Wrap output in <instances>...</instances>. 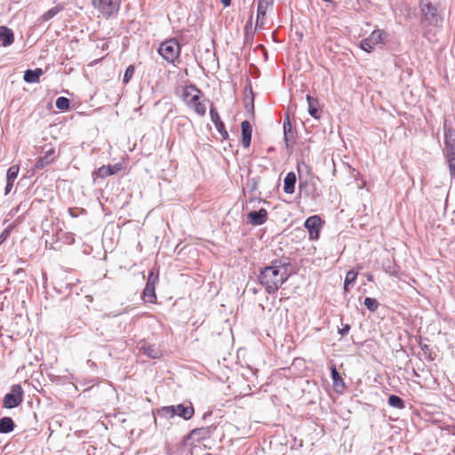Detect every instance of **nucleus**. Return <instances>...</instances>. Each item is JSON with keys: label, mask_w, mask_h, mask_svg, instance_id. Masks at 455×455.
<instances>
[{"label": "nucleus", "mask_w": 455, "mask_h": 455, "mask_svg": "<svg viewBox=\"0 0 455 455\" xmlns=\"http://www.w3.org/2000/svg\"><path fill=\"white\" fill-rule=\"evenodd\" d=\"M291 265V259L283 256L273 259L269 265L260 268L258 281L267 294L275 293L288 281L291 277L289 271Z\"/></svg>", "instance_id": "f257e3e1"}, {"label": "nucleus", "mask_w": 455, "mask_h": 455, "mask_svg": "<svg viewBox=\"0 0 455 455\" xmlns=\"http://www.w3.org/2000/svg\"><path fill=\"white\" fill-rule=\"evenodd\" d=\"M195 414V409L191 403L189 404L179 403L175 405L162 406L156 410V417L162 419H172L175 417L189 420Z\"/></svg>", "instance_id": "f03ea898"}, {"label": "nucleus", "mask_w": 455, "mask_h": 455, "mask_svg": "<svg viewBox=\"0 0 455 455\" xmlns=\"http://www.w3.org/2000/svg\"><path fill=\"white\" fill-rule=\"evenodd\" d=\"M420 12V25L427 27H442L443 17L438 7L432 4L430 0H420L419 3Z\"/></svg>", "instance_id": "7ed1b4c3"}, {"label": "nucleus", "mask_w": 455, "mask_h": 455, "mask_svg": "<svg viewBox=\"0 0 455 455\" xmlns=\"http://www.w3.org/2000/svg\"><path fill=\"white\" fill-rule=\"evenodd\" d=\"M157 51L164 60L174 64L180 55L181 48L176 38H170L161 43Z\"/></svg>", "instance_id": "20e7f679"}, {"label": "nucleus", "mask_w": 455, "mask_h": 455, "mask_svg": "<svg viewBox=\"0 0 455 455\" xmlns=\"http://www.w3.org/2000/svg\"><path fill=\"white\" fill-rule=\"evenodd\" d=\"M159 281V271L156 268L150 270L148 275L146 286L141 292V299L145 303L154 304L156 302V287Z\"/></svg>", "instance_id": "39448f33"}, {"label": "nucleus", "mask_w": 455, "mask_h": 455, "mask_svg": "<svg viewBox=\"0 0 455 455\" xmlns=\"http://www.w3.org/2000/svg\"><path fill=\"white\" fill-rule=\"evenodd\" d=\"M388 34L382 29H374L369 36L360 42V48L367 52H371L375 46L385 44L387 41Z\"/></svg>", "instance_id": "423d86ee"}, {"label": "nucleus", "mask_w": 455, "mask_h": 455, "mask_svg": "<svg viewBox=\"0 0 455 455\" xmlns=\"http://www.w3.org/2000/svg\"><path fill=\"white\" fill-rule=\"evenodd\" d=\"M24 391L20 384L11 387L10 392L4 395L3 398V407L5 409H13L18 407L23 401Z\"/></svg>", "instance_id": "0eeeda50"}, {"label": "nucleus", "mask_w": 455, "mask_h": 455, "mask_svg": "<svg viewBox=\"0 0 455 455\" xmlns=\"http://www.w3.org/2000/svg\"><path fill=\"white\" fill-rule=\"evenodd\" d=\"M215 429L216 427L213 424L206 427H196L185 436V442H189L190 444L199 443L202 441L211 438Z\"/></svg>", "instance_id": "6e6552de"}, {"label": "nucleus", "mask_w": 455, "mask_h": 455, "mask_svg": "<svg viewBox=\"0 0 455 455\" xmlns=\"http://www.w3.org/2000/svg\"><path fill=\"white\" fill-rule=\"evenodd\" d=\"M121 0H92L93 6L108 17L118 12Z\"/></svg>", "instance_id": "1a4fd4ad"}, {"label": "nucleus", "mask_w": 455, "mask_h": 455, "mask_svg": "<svg viewBox=\"0 0 455 455\" xmlns=\"http://www.w3.org/2000/svg\"><path fill=\"white\" fill-rule=\"evenodd\" d=\"M304 227L308 232L310 240H317L323 228V220L319 215H312L306 219Z\"/></svg>", "instance_id": "9d476101"}, {"label": "nucleus", "mask_w": 455, "mask_h": 455, "mask_svg": "<svg viewBox=\"0 0 455 455\" xmlns=\"http://www.w3.org/2000/svg\"><path fill=\"white\" fill-rule=\"evenodd\" d=\"M283 140L285 143L286 149L289 150L292 148L293 145L295 144V134L296 132L293 130L291 122L289 116V114L285 115L283 123Z\"/></svg>", "instance_id": "9b49d317"}, {"label": "nucleus", "mask_w": 455, "mask_h": 455, "mask_svg": "<svg viewBox=\"0 0 455 455\" xmlns=\"http://www.w3.org/2000/svg\"><path fill=\"white\" fill-rule=\"evenodd\" d=\"M139 352L150 359H159L163 356V351L160 347L155 344H148L144 340L140 342Z\"/></svg>", "instance_id": "f8f14e48"}, {"label": "nucleus", "mask_w": 455, "mask_h": 455, "mask_svg": "<svg viewBox=\"0 0 455 455\" xmlns=\"http://www.w3.org/2000/svg\"><path fill=\"white\" fill-rule=\"evenodd\" d=\"M299 189L300 194L312 200H316L320 196V192L317 190L316 185L314 182L300 180Z\"/></svg>", "instance_id": "ddd939ff"}, {"label": "nucleus", "mask_w": 455, "mask_h": 455, "mask_svg": "<svg viewBox=\"0 0 455 455\" xmlns=\"http://www.w3.org/2000/svg\"><path fill=\"white\" fill-rule=\"evenodd\" d=\"M210 117L211 121L214 124L216 130L221 135L222 140H227L228 138V132H227L225 124L221 121L220 115L212 103L210 107Z\"/></svg>", "instance_id": "4468645a"}, {"label": "nucleus", "mask_w": 455, "mask_h": 455, "mask_svg": "<svg viewBox=\"0 0 455 455\" xmlns=\"http://www.w3.org/2000/svg\"><path fill=\"white\" fill-rule=\"evenodd\" d=\"M121 170H122V164H121L102 165L101 167L96 169L92 172V176L94 177V180L96 178L105 179V178H107L108 176H111V175H114V174L117 173Z\"/></svg>", "instance_id": "2eb2a0df"}, {"label": "nucleus", "mask_w": 455, "mask_h": 455, "mask_svg": "<svg viewBox=\"0 0 455 455\" xmlns=\"http://www.w3.org/2000/svg\"><path fill=\"white\" fill-rule=\"evenodd\" d=\"M267 211L264 208H260L258 211H251L248 213V222L253 226L263 225L267 220Z\"/></svg>", "instance_id": "dca6fc26"}, {"label": "nucleus", "mask_w": 455, "mask_h": 455, "mask_svg": "<svg viewBox=\"0 0 455 455\" xmlns=\"http://www.w3.org/2000/svg\"><path fill=\"white\" fill-rule=\"evenodd\" d=\"M201 95L202 93H194L186 105L197 115L204 116L206 114V106L204 101H200Z\"/></svg>", "instance_id": "f3484780"}, {"label": "nucleus", "mask_w": 455, "mask_h": 455, "mask_svg": "<svg viewBox=\"0 0 455 455\" xmlns=\"http://www.w3.org/2000/svg\"><path fill=\"white\" fill-rule=\"evenodd\" d=\"M443 155L448 164L451 177L455 180V144L444 146Z\"/></svg>", "instance_id": "a211bd4d"}, {"label": "nucleus", "mask_w": 455, "mask_h": 455, "mask_svg": "<svg viewBox=\"0 0 455 455\" xmlns=\"http://www.w3.org/2000/svg\"><path fill=\"white\" fill-rule=\"evenodd\" d=\"M54 154H55V149L52 147H50L48 149H46L44 151V156H40L36 160V162L34 165V168L36 170H42L44 167H46L47 165L51 164L53 162V159H54L53 155Z\"/></svg>", "instance_id": "6ab92c4d"}, {"label": "nucleus", "mask_w": 455, "mask_h": 455, "mask_svg": "<svg viewBox=\"0 0 455 455\" xmlns=\"http://www.w3.org/2000/svg\"><path fill=\"white\" fill-rule=\"evenodd\" d=\"M247 83L245 92H248L249 94H246L244 97V107L250 116L254 118V93L249 78H247Z\"/></svg>", "instance_id": "aec40b11"}, {"label": "nucleus", "mask_w": 455, "mask_h": 455, "mask_svg": "<svg viewBox=\"0 0 455 455\" xmlns=\"http://www.w3.org/2000/svg\"><path fill=\"white\" fill-rule=\"evenodd\" d=\"M242 140L241 143L244 148L250 147L251 142L252 127L248 120H244L241 124Z\"/></svg>", "instance_id": "412c9836"}, {"label": "nucleus", "mask_w": 455, "mask_h": 455, "mask_svg": "<svg viewBox=\"0 0 455 455\" xmlns=\"http://www.w3.org/2000/svg\"><path fill=\"white\" fill-rule=\"evenodd\" d=\"M306 100L307 103L308 114L315 119L319 120L321 118V114L319 111L318 99L311 96L310 94H307Z\"/></svg>", "instance_id": "4be33fe9"}, {"label": "nucleus", "mask_w": 455, "mask_h": 455, "mask_svg": "<svg viewBox=\"0 0 455 455\" xmlns=\"http://www.w3.org/2000/svg\"><path fill=\"white\" fill-rule=\"evenodd\" d=\"M333 388L337 393H341L345 388V382L334 365L330 368Z\"/></svg>", "instance_id": "5701e85b"}, {"label": "nucleus", "mask_w": 455, "mask_h": 455, "mask_svg": "<svg viewBox=\"0 0 455 455\" xmlns=\"http://www.w3.org/2000/svg\"><path fill=\"white\" fill-rule=\"evenodd\" d=\"M0 42L4 47H8L13 44L14 33L10 28L0 26Z\"/></svg>", "instance_id": "b1692460"}, {"label": "nucleus", "mask_w": 455, "mask_h": 455, "mask_svg": "<svg viewBox=\"0 0 455 455\" xmlns=\"http://www.w3.org/2000/svg\"><path fill=\"white\" fill-rule=\"evenodd\" d=\"M44 74V71L40 68L35 69H27L24 72L23 79L28 84H36L40 81V76Z\"/></svg>", "instance_id": "393cba45"}, {"label": "nucleus", "mask_w": 455, "mask_h": 455, "mask_svg": "<svg viewBox=\"0 0 455 455\" xmlns=\"http://www.w3.org/2000/svg\"><path fill=\"white\" fill-rule=\"evenodd\" d=\"M296 181V174L293 172H289L283 180V191L286 194L294 193Z\"/></svg>", "instance_id": "a878e982"}, {"label": "nucleus", "mask_w": 455, "mask_h": 455, "mask_svg": "<svg viewBox=\"0 0 455 455\" xmlns=\"http://www.w3.org/2000/svg\"><path fill=\"white\" fill-rule=\"evenodd\" d=\"M16 424L11 417L0 418V434H9L14 430Z\"/></svg>", "instance_id": "bb28decb"}, {"label": "nucleus", "mask_w": 455, "mask_h": 455, "mask_svg": "<svg viewBox=\"0 0 455 455\" xmlns=\"http://www.w3.org/2000/svg\"><path fill=\"white\" fill-rule=\"evenodd\" d=\"M443 136H444V146H451L455 144V133L453 129L448 124V121H443Z\"/></svg>", "instance_id": "cd10ccee"}, {"label": "nucleus", "mask_w": 455, "mask_h": 455, "mask_svg": "<svg viewBox=\"0 0 455 455\" xmlns=\"http://www.w3.org/2000/svg\"><path fill=\"white\" fill-rule=\"evenodd\" d=\"M382 268L387 274L392 276L398 275L399 266L395 261H392L388 259L384 260L382 262Z\"/></svg>", "instance_id": "c85d7f7f"}, {"label": "nucleus", "mask_w": 455, "mask_h": 455, "mask_svg": "<svg viewBox=\"0 0 455 455\" xmlns=\"http://www.w3.org/2000/svg\"><path fill=\"white\" fill-rule=\"evenodd\" d=\"M357 275H358V272L355 271V269H350L347 271L345 280H344V285H343L345 291H348L349 287L352 286L355 283Z\"/></svg>", "instance_id": "c756f323"}, {"label": "nucleus", "mask_w": 455, "mask_h": 455, "mask_svg": "<svg viewBox=\"0 0 455 455\" xmlns=\"http://www.w3.org/2000/svg\"><path fill=\"white\" fill-rule=\"evenodd\" d=\"M387 404L393 408L399 410L405 408V401L396 395H390L388 396Z\"/></svg>", "instance_id": "7c9ffc66"}, {"label": "nucleus", "mask_w": 455, "mask_h": 455, "mask_svg": "<svg viewBox=\"0 0 455 455\" xmlns=\"http://www.w3.org/2000/svg\"><path fill=\"white\" fill-rule=\"evenodd\" d=\"M193 92L202 93V91L199 90L195 84H189L184 88L182 92V99L186 104H188V101H189V99L193 95Z\"/></svg>", "instance_id": "2f4dec72"}, {"label": "nucleus", "mask_w": 455, "mask_h": 455, "mask_svg": "<svg viewBox=\"0 0 455 455\" xmlns=\"http://www.w3.org/2000/svg\"><path fill=\"white\" fill-rule=\"evenodd\" d=\"M62 5H56L45 12L40 18L42 21H48L55 17L60 12L63 10Z\"/></svg>", "instance_id": "473e14b6"}, {"label": "nucleus", "mask_w": 455, "mask_h": 455, "mask_svg": "<svg viewBox=\"0 0 455 455\" xmlns=\"http://www.w3.org/2000/svg\"><path fill=\"white\" fill-rule=\"evenodd\" d=\"M55 106L59 110L66 111L70 108V100L64 96L58 97L55 101Z\"/></svg>", "instance_id": "72a5a7b5"}, {"label": "nucleus", "mask_w": 455, "mask_h": 455, "mask_svg": "<svg viewBox=\"0 0 455 455\" xmlns=\"http://www.w3.org/2000/svg\"><path fill=\"white\" fill-rule=\"evenodd\" d=\"M363 304L367 307V309L371 312H375L379 306V303L378 302V300L376 299L371 298V297H365Z\"/></svg>", "instance_id": "f704fd0d"}, {"label": "nucleus", "mask_w": 455, "mask_h": 455, "mask_svg": "<svg viewBox=\"0 0 455 455\" xmlns=\"http://www.w3.org/2000/svg\"><path fill=\"white\" fill-rule=\"evenodd\" d=\"M20 172V166L13 164L7 169L6 180L15 181Z\"/></svg>", "instance_id": "c9c22d12"}, {"label": "nucleus", "mask_w": 455, "mask_h": 455, "mask_svg": "<svg viewBox=\"0 0 455 455\" xmlns=\"http://www.w3.org/2000/svg\"><path fill=\"white\" fill-rule=\"evenodd\" d=\"M135 72V67L133 65H129L124 71L123 83L127 84L132 78Z\"/></svg>", "instance_id": "e433bc0d"}, {"label": "nucleus", "mask_w": 455, "mask_h": 455, "mask_svg": "<svg viewBox=\"0 0 455 455\" xmlns=\"http://www.w3.org/2000/svg\"><path fill=\"white\" fill-rule=\"evenodd\" d=\"M267 13V9L263 8V13L259 12V6H257V17L255 22V28H261L264 25V18Z\"/></svg>", "instance_id": "4c0bfd02"}, {"label": "nucleus", "mask_w": 455, "mask_h": 455, "mask_svg": "<svg viewBox=\"0 0 455 455\" xmlns=\"http://www.w3.org/2000/svg\"><path fill=\"white\" fill-rule=\"evenodd\" d=\"M274 0H258L259 12L263 13V8L267 9L268 6H273Z\"/></svg>", "instance_id": "58836bf2"}, {"label": "nucleus", "mask_w": 455, "mask_h": 455, "mask_svg": "<svg viewBox=\"0 0 455 455\" xmlns=\"http://www.w3.org/2000/svg\"><path fill=\"white\" fill-rule=\"evenodd\" d=\"M12 227L8 226L0 234V245L10 236Z\"/></svg>", "instance_id": "ea45409f"}, {"label": "nucleus", "mask_w": 455, "mask_h": 455, "mask_svg": "<svg viewBox=\"0 0 455 455\" xmlns=\"http://www.w3.org/2000/svg\"><path fill=\"white\" fill-rule=\"evenodd\" d=\"M13 275H16L20 282H23V279L26 276V273H25V270L23 268H17L13 272Z\"/></svg>", "instance_id": "a19ab883"}, {"label": "nucleus", "mask_w": 455, "mask_h": 455, "mask_svg": "<svg viewBox=\"0 0 455 455\" xmlns=\"http://www.w3.org/2000/svg\"><path fill=\"white\" fill-rule=\"evenodd\" d=\"M357 4L359 5L358 8H355V11L364 10L368 7V4L370 3L369 0H356Z\"/></svg>", "instance_id": "79ce46f5"}, {"label": "nucleus", "mask_w": 455, "mask_h": 455, "mask_svg": "<svg viewBox=\"0 0 455 455\" xmlns=\"http://www.w3.org/2000/svg\"><path fill=\"white\" fill-rule=\"evenodd\" d=\"M350 329L351 327L348 323H342V327L339 329V334L345 336L349 332Z\"/></svg>", "instance_id": "37998d69"}, {"label": "nucleus", "mask_w": 455, "mask_h": 455, "mask_svg": "<svg viewBox=\"0 0 455 455\" xmlns=\"http://www.w3.org/2000/svg\"><path fill=\"white\" fill-rule=\"evenodd\" d=\"M14 181L6 180L4 196H7L12 189Z\"/></svg>", "instance_id": "c03bdc74"}, {"label": "nucleus", "mask_w": 455, "mask_h": 455, "mask_svg": "<svg viewBox=\"0 0 455 455\" xmlns=\"http://www.w3.org/2000/svg\"><path fill=\"white\" fill-rule=\"evenodd\" d=\"M66 243L68 244H72L75 243V237H74V235L73 234H67L66 235V237H65V241H64Z\"/></svg>", "instance_id": "a18cd8bd"}, {"label": "nucleus", "mask_w": 455, "mask_h": 455, "mask_svg": "<svg viewBox=\"0 0 455 455\" xmlns=\"http://www.w3.org/2000/svg\"><path fill=\"white\" fill-rule=\"evenodd\" d=\"M419 347L420 349L425 353H429L430 352V347L427 345V344H425V343H422L420 342L419 343Z\"/></svg>", "instance_id": "49530a36"}, {"label": "nucleus", "mask_w": 455, "mask_h": 455, "mask_svg": "<svg viewBox=\"0 0 455 455\" xmlns=\"http://www.w3.org/2000/svg\"><path fill=\"white\" fill-rule=\"evenodd\" d=\"M364 276L366 277L368 282H374L373 275H371L370 273H366V274H364Z\"/></svg>", "instance_id": "de8ad7c7"}, {"label": "nucleus", "mask_w": 455, "mask_h": 455, "mask_svg": "<svg viewBox=\"0 0 455 455\" xmlns=\"http://www.w3.org/2000/svg\"><path fill=\"white\" fill-rule=\"evenodd\" d=\"M232 0H221V3L225 7H228L231 4Z\"/></svg>", "instance_id": "09e8293b"}, {"label": "nucleus", "mask_w": 455, "mask_h": 455, "mask_svg": "<svg viewBox=\"0 0 455 455\" xmlns=\"http://www.w3.org/2000/svg\"><path fill=\"white\" fill-rule=\"evenodd\" d=\"M211 416H212V412H211V411H207V412L204 413V415H203V419H204V420H206V419H207L208 417H211Z\"/></svg>", "instance_id": "8fccbe9b"}, {"label": "nucleus", "mask_w": 455, "mask_h": 455, "mask_svg": "<svg viewBox=\"0 0 455 455\" xmlns=\"http://www.w3.org/2000/svg\"><path fill=\"white\" fill-rule=\"evenodd\" d=\"M251 181H252L251 190H254V189H256L257 182L255 181L254 179H252Z\"/></svg>", "instance_id": "3c124183"}, {"label": "nucleus", "mask_w": 455, "mask_h": 455, "mask_svg": "<svg viewBox=\"0 0 455 455\" xmlns=\"http://www.w3.org/2000/svg\"><path fill=\"white\" fill-rule=\"evenodd\" d=\"M429 34H430V30H427V31H425V32L423 33V36H424L425 38H427V39H428V35H429Z\"/></svg>", "instance_id": "603ef678"}, {"label": "nucleus", "mask_w": 455, "mask_h": 455, "mask_svg": "<svg viewBox=\"0 0 455 455\" xmlns=\"http://www.w3.org/2000/svg\"><path fill=\"white\" fill-rule=\"evenodd\" d=\"M249 26H250V27L251 26V21L247 22V24L245 25V30H246V33H248V28H249Z\"/></svg>", "instance_id": "864d4df0"}, {"label": "nucleus", "mask_w": 455, "mask_h": 455, "mask_svg": "<svg viewBox=\"0 0 455 455\" xmlns=\"http://www.w3.org/2000/svg\"><path fill=\"white\" fill-rule=\"evenodd\" d=\"M87 363L91 365V367H96V363L92 362L91 360H88Z\"/></svg>", "instance_id": "5fc2aeb1"}, {"label": "nucleus", "mask_w": 455, "mask_h": 455, "mask_svg": "<svg viewBox=\"0 0 455 455\" xmlns=\"http://www.w3.org/2000/svg\"><path fill=\"white\" fill-rule=\"evenodd\" d=\"M427 359L429 361V362H432L434 361V357L429 354L428 356L427 357Z\"/></svg>", "instance_id": "6e6d98bb"}]
</instances>
